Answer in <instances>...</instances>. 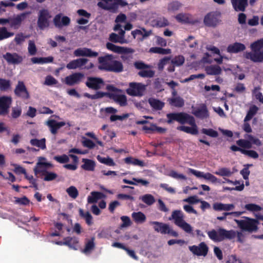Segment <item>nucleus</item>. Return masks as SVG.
Segmentation results:
<instances>
[{"mask_svg":"<svg viewBox=\"0 0 263 263\" xmlns=\"http://www.w3.org/2000/svg\"><path fill=\"white\" fill-rule=\"evenodd\" d=\"M209 237L214 242H221L226 239L232 240L236 236L237 241L240 243L244 242L245 236L242 232L234 230H227L223 228H219L217 230L213 229L207 232Z\"/></svg>","mask_w":263,"mask_h":263,"instance_id":"1","label":"nucleus"},{"mask_svg":"<svg viewBox=\"0 0 263 263\" xmlns=\"http://www.w3.org/2000/svg\"><path fill=\"white\" fill-rule=\"evenodd\" d=\"M113 59L114 57L112 54H107L104 56L99 57L98 59L99 64V69L115 73H120L123 71L124 67L122 63Z\"/></svg>","mask_w":263,"mask_h":263,"instance_id":"2","label":"nucleus"},{"mask_svg":"<svg viewBox=\"0 0 263 263\" xmlns=\"http://www.w3.org/2000/svg\"><path fill=\"white\" fill-rule=\"evenodd\" d=\"M243 218L244 219L234 220L238 227L242 231L248 232L250 233L257 231L258 229V225L259 224L258 220L246 216L243 217Z\"/></svg>","mask_w":263,"mask_h":263,"instance_id":"3","label":"nucleus"},{"mask_svg":"<svg viewBox=\"0 0 263 263\" xmlns=\"http://www.w3.org/2000/svg\"><path fill=\"white\" fill-rule=\"evenodd\" d=\"M106 89L110 91L109 96V99L113 100L120 106H125L127 105L126 96L124 94H119V93L123 92L122 89L118 88L112 85H107Z\"/></svg>","mask_w":263,"mask_h":263,"instance_id":"4","label":"nucleus"},{"mask_svg":"<svg viewBox=\"0 0 263 263\" xmlns=\"http://www.w3.org/2000/svg\"><path fill=\"white\" fill-rule=\"evenodd\" d=\"M245 138L247 139H239L236 141V144L239 146V147L243 149H250L252 147V144H255L258 146L262 145L261 141L252 135L247 134L245 135Z\"/></svg>","mask_w":263,"mask_h":263,"instance_id":"5","label":"nucleus"},{"mask_svg":"<svg viewBox=\"0 0 263 263\" xmlns=\"http://www.w3.org/2000/svg\"><path fill=\"white\" fill-rule=\"evenodd\" d=\"M172 218L175 220V224L183 229L185 232L191 233L193 230L190 224L183 220V215L181 211H175L172 215Z\"/></svg>","mask_w":263,"mask_h":263,"instance_id":"6","label":"nucleus"},{"mask_svg":"<svg viewBox=\"0 0 263 263\" xmlns=\"http://www.w3.org/2000/svg\"><path fill=\"white\" fill-rule=\"evenodd\" d=\"M51 15L47 9H42L38 13L37 25L40 30H44L49 26V19Z\"/></svg>","mask_w":263,"mask_h":263,"instance_id":"7","label":"nucleus"},{"mask_svg":"<svg viewBox=\"0 0 263 263\" xmlns=\"http://www.w3.org/2000/svg\"><path fill=\"white\" fill-rule=\"evenodd\" d=\"M185 123H188L191 127L186 126H180L177 127L179 130L184 132L192 135H196L198 134V127L196 124L194 117L189 115L185 120Z\"/></svg>","mask_w":263,"mask_h":263,"instance_id":"8","label":"nucleus"},{"mask_svg":"<svg viewBox=\"0 0 263 263\" xmlns=\"http://www.w3.org/2000/svg\"><path fill=\"white\" fill-rule=\"evenodd\" d=\"M221 14L217 11H212L206 14L203 19L204 24L209 27H216L220 23Z\"/></svg>","mask_w":263,"mask_h":263,"instance_id":"9","label":"nucleus"},{"mask_svg":"<svg viewBox=\"0 0 263 263\" xmlns=\"http://www.w3.org/2000/svg\"><path fill=\"white\" fill-rule=\"evenodd\" d=\"M145 89V86L141 83L132 82L129 83V87L126 91L131 96H142Z\"/></svg>","mask_w":263,"mask_h":263,"instance_id":"10","label":"nucleus"},{"mask_svg":"<svg viewBox=\"0 0 263 263\" xmlns=\"http://www.w3.org/2000/svg\"><path fill=\"white\" fill-rule=\"evenodd\" d=\"M189 114L185 112H173L166 114V123L168 124H172L174 121H177L181 124L185 123V120Z\"/></svg>","mask_w":263,"mask_h":263,"instance_id":"11","label":"nucleus"},{"mask_svg":"<svg viewBox=\"0 0 263 263\" xmlns=\"http://www.w3.org/2000/svg\"><path fill=\"white\" fill-rule=\"evenodd\" d=\"M14 94L17 97L23 100L30 98L29 93L23 81H19L14 90Z\"/></svg>","mask_w":263,"mask_h":263,"instance_id":"12","label":"nucleus"},{"mask_svg":"<svg viewBox=\"0 0 263 263\" xmlns=\"http://www.w3.org/2000/svg\"><path fill=\"white\" fill-rule=\"evenodd\" d=\"M85 84L89 88L97 90L101 89L104 85V82L101 78L88 77Z\"/></svg>","mask_w":263,"mask_h":263,"instance_id":"13","label":"nucleus"},{"mask_svg":"<svg viewBox=\"0 0 263 263\" xmlns=\"http://www.w3.org/2000/svg\"><path fill=\"white\" fill-rule=\"evenodd\" d=\"M189 250L194 255L205 256L208 254L209 248L204 242H202L198 246L195 245L190 246Z\"/></svg>","mask_w":263,"mask_h":263,"instance_id":"14","label":"nucleus"},{"mask_svg":"<svg viewBox=\"0 0 263 263\" xmlns=\"http://www.w3.org/2000/svg\"><path fill=\"white\" fill-rule=\"evenodd\" d=\"M11 103L12 99L11 97L7 96L0 97V116L8 114Z\"/></svg>","mask_w":263,"mask_h":263,"instance_id":"15","label":"nucleus"},{"mask_svg":"<svg viewBox=\"0 0 263 263\" xmlns=\"http://www.w3.org/2000/svg\"><path fill=\"white\" fill-rule=\"evenodd\" d=\"M192 114L197 118L204 119L209 117V112L205 104H201L200 107L195 108Z\"/></svg>","mask_w":263,"mask_h":263,"instance_id":"16","label":"nucleus"},{"mask_svg":"<svg viewBox=\"0 0 263 263\" xmlns=\"http://www.w3.org/2000/svg\"><path fill=\"white\" fill-rule=\"evenodd\" d=\"M62 14H57L53 20L54 26L58 28H61L63 26H68L70 23V19L67 16L61 17Z\"/></svg>","mask_w":263,"mask_h":263,"instance_id":"17","label":"nucleus"},{"mask_svg":"<svg viewBox=\"0 0 263 263\" xmlns=\"http://www.w3.org/2000/svg\"><path fill=\"white\" fill-rule=\"evenodd\" d=\"M76 57H87L90 58L97 57L99 53L96 51H92L90 48H79L75 50L73 52Z\"/></svg>","mask_w":263,"mask_h":263,"instance_id":"18","label":"nucleus"},{"mask_svg":"<svg viewBox=\"0 0 263 263\" xmlns=\"http://www.w3.org/2000/svg\"><path fill=\"white\" fill-rule=\"evenodd\" d=\"M190 172L198 178H203L207 180H209L212 183H216L218 179L213 174L210 173H204L203 172L198 171L197 170L189 168Z\"/></svg>","mask_w":263,"mask_h":263,"instance_id":"19","label":"nucleus"},{"mask_svg":"<svg viewBox=\"0 0 263 263\" xmlns=\"http://www.w3.org/2000/svg\"><path fill=\"white\" fill-rule=\"evenodd\" d=\"M30 12H25L18 14L16 17L10 18V26L14 29H18L21 25L22 21H23L27 17V16L30 14Z\"/></svg>","mask_w":263,"mask_h":263,"instance_id":"20","label":"nucleus"},{"mask_svg":"<svg viewBox=\"0 0 263 263\" xmlns=\"http://www.w3.org/2000/svg\"><path fill=\"white\" fill-rule=\"evenodd\" d=\"M84 77V74L81 72H75L65 78V83L69 86L79 84Z\"/></svg>","mask_w":263,"mask_h":263,"instance_id":"21","label":"nucleus"},{"mask_svg":"<svg viewBox=\"0 0 263 263\" xmlns=\"http://www.w3.org/2000/svg\"><path fill=\"white\" fill-rule=\"evenodd\" d=\"M4 59L9 64H18L22 62L23 58L16 53L6 52L3 55Z\"/></svg>","mask_w":263,"mask_h":263,"instance_id":"22","label":"nucleus"},{"mask_svg":"<svg viewBox=\"0 0 263 263\" xmlns=\"http://www.w3.org/2000/svg\"><path fill=\"white\" fill-rule=\"evenodd\" d=\"M230 149L233 152H240L241 154L253 159H257L259 157L258 154L256 151L254 150L243 149L235 145H232L231 146Z\"/></svg>","mask_w":263,"mask_h":263,"instance_id":"23","label":"nucleus"},{"mask_svg":"<svg viewBox=\"0 0 263 263\" xmlns=\"http://www.w3.org/2000/svg\"><path fill=\"white\" fill-rule=\"evenodd\" d=\"M244 57L255 63L262 62L263 61V52H246L244 54Z\"/></svg>","mask_w":263,"mask_h":263,"instance_id":"24","label":"nucleus"},{"mask_svg":"<svg viewBox=\"0 0 263 263\" xmlns=\"http://www.w3.org/2000/svg\"><path fill=\"white\" fill-rule=\"evenodd\" d=\"M88 61V60L85 58L73 60L67 64L66 68L68 69H75L85 65Z\"/></svg>","mask_w":263,"mask_h":263,"instance_id":"25","label":"nucleus"},{"mask_svg":"<svg viewBox=\"0 0 263 263\" xmlns=\"http://www.w3.org/2000/svg\"><path fill=\"white\" fill-rule=\"evenodd\" d=\"M245 45L241 43L235 42L228 45L227 51L230 53H237L246 49Z\"/></svg>","mask_w":263,"mask_h":263,"instance_id":"26","label":"nucleus"},{"mask_svg":"<svg viewBox=\"0 0 263 263\" xmlns=\"http://www.w3.org/2000/svg\"><path fill=\"white\" fill-rule=\"evenodd\" d=\"M47 125L49 127L51 133L53 135H55L57 133L58 130L65 125L66 123L65 122H57L52 119L47 121Z\"/></svg>","mask_w":263,"mask_h":263,"instance_id":"27","label":"nucleus"},{"mask_svg":"<svg viewBox=\"0 0 263 263\" xmlns=\"http://www.w3.org/2000/svg\"><path fill=\"white\" fill-rule=\"evenodd\" d=\"M232 6L236 11L243 12L248 6V0H231Z\"/></svg>","mask_w":263,"mask_h":263,"instance_id":"28","label":"nucleus"},{"mask_svg":"<svg viewBox=\"0 0 263 263\" xmlns=\"http://www.w3.org/2000/svg\"><path fill=\"white\" fill-rule=\"evenodd\" d=\"M106 46L108 50L112 51L115 53L122 54L129 52V48L124 47L118 46L111 43H107Z\"/></svg>","mask_w":263,"mask_h":263,"instance_id":"29","label":"nucleus"},{"mask_svg":"<svg viewBox=\"0 0 263 263\" xmlns=\"http://www.w3.org/2000/svg\"><path fill=\"white\" fill-rule=\"evenodd\" d=\"M175 17L179 23L184 24H194L195 23L192 18V15L188 13H180Z\"/></svg>","mask_w":263,"mask_h":263,"instance_id":"30","label":"nucleus"},{"mask_svg":"<svg viewBox=\"0 0 263 263\" xmlns=\"http://www.w3.org/2000/svg\"><path fill=\"white\" fill-rule=\"evenodd\" d=\"M150 224L154 225V229L155 231L160 232L161 234H166L167 230L168 229V225L158 221H151Z\"/></svg>","mask_w":263,"mask_h":263,"instance_id":"31","label":"nucleus"},{"mask_svg":"<svg viewBox=\"0 0 263 263\" xmlns=\"http://www.w3.org/2000/svg\"><path fill=\"white\" fill-rule=\"evenodd\" d=\"M34 172L35 174L37 173H41L42 175L44 176V180L46 181H52L57 178L58 175L56 173L51 172H48L46 170H37L34 169Z\"/></svg>","mask_w":263,"mask_h":263,"instance_id":"32","label":"nucleus"},{"mask_svg":"<svg viewBox=\"0 0 263 263\" xmlns=\"http://www.w3.org/2000/svg\"><path fill=\"white\" fill-rule=\"evenodd\" d=\"M168 101L171 106L176 107H182L184 105V100L180 96L170 98Z\"/></svg>","mask_w":263,"mask_h":263,"instance_id":"33","label":"nucleus"},{"mask_svg":"<svg viewBox=\"0 0 263 263\" xmlns=\"http://www.w3.org/2000/svg\"><path fill=\"white\" fill-rule=\"evenodd\" d=\"M82 162L84 164L81 165V167L83 170L87 171H93L95 170L96 163L93 160L83 158Z\"/></svg>","mask_w":263,"mask_h":263,"instance_id":"34","label":"nucleus"},{"mask_svg":"<svg viewBox=\"0 0 263 263\" xmlns=\"http://www.w3.org/2000/svg\"><path fill=\"white\" fill-rule=\"evenodd\" d=\"M148 102L151 106L156 110H161L164 106L163 102L153 98H149Z\"/></svg>","mask_w":263,"mask_h":263,"instance_id":"35","label":"nucleus"},{"mask_svg":"<svg viewBox=\"0 0 263 263\" xmlns=\"http://www.w3.org/2000/svg\"><path fill=\"white\" fill-rule=\"evenodd\" d=\"M106 197L105 195L102 192H92L91 196H89L87 198L88 203H95L98 200L104 198Z\"/></svg>","mask_w":263,"mask_h":263,"instance_id":"36","label":"nucleus"},{"mask_svg":"<svg viewBox=\"0 0 263 263\" xmlns=\"http://www.w3.org/2000/svg\"><path fill=\"white\" fill-rule=\"evenodd\" d=\"M154 27L162 28L169 25L168 21L164 17H160L152 21Z\"/></svg>","mask_w":263,"mask_h":263,"instance_id":"37","label":"nucleus"},{"mask_svg":"<svg viewBox=\"0 0 263 263\" xmlns=\"http://www.w3.org/2000/svg\"><path fill=\"white\" fill-rule=\"evenodd\" d=\"M66 240L68 245H66L69 248L77 250L78 248L79 239L76 237H66Z\"/></svg>","mask_w":263,"mask_h":263,"instance_id":"38","label":"nucleus"},{"mask_svg":"<svg viewBox=\"0 0 263 263\" xmlns=\"http://www.w3.org/2000/svg\"><path fill=\"white\" fill-rule=\"evenodd\" d=\"M53 59V57L51 56L45 58L33 57L31 58V61L34 64H45L52 63Z\"/></svg>","mask_w":263,"mask_h":263,"instance_id":"39","label":"nucleus"},{"mask_svg":"<svg viewBox=\"0 0 263 263\" xmlns=\"http://www.w3.org/2000/svg\"><path fill=\"white\" fill-rule=\"evenodd\" d=\"M95 238L92 237L90 239L88 240L85 243V248L82 252L87 254L90 253L95 247Z\"/></svg>","mask_w":263,"mask_h":263,"instance_id":"40","label":"nucleus"},{"mask_svg":"<svg viewBox=\"0 0 263 263\" xmlns=\"http://www.w3.org/2000/svg\"><path fill=\"white\" fill-rule=\"evenodd\" d=\"M151 34L152 30H146L144 28H142L141 30L136 29L132 31V34L134 39L136 38L137 35H141L143 38H145L149 36Z\"/></svg>","mask_w":263,"mask_h":263,"instance_id":"41","label":"nucleus"},{"mask_svg":"<svg viewBox=\"0 0 263 263\" xmlns=\"http://www.w3.org/2000/svg\"><path fill=\"white\" fill-rule=\"evenodd\" d=\"M258 110V107L255 105L250 106L248 111L247 112V115L245 118L244 122H248L251 120L252 118L256 114Z\"/></svg>","mask_w":263,"mask_h":263,"instance_id":"42","label":"nucleus"},{"mask_svg":"<svg viewBox=\"0 0 263 263\" xmlns=\"http://www.w3.org/2000/svg\"><path fill=\"white\" fill-rule=\"evenodd\" d=\"M132 217L135 222L137 223H142L146 220L145 215L141 212H133Z\"/></svg>","mask_w":263,"mask_h":263,"instance_id":"43","label":"nucleus"},{"mask_svg":"<svg viewBox=\"0 0 263 263\" xmlns=\"http://www.w3.org/2000/svg\"><path fill=\"white\" fill-rule=\"evenodd\" d=\"M79 211L80 216L85 219L86 223L88 226L91 225L92 224V217L90 213L88 211L84 212L81 209H80Z\"/></svg>","mask_w":263,"mask_h":263,"instance_id":"44","label":"nucleus"},{"mask_svg":"<svg viewBox=\"0 0 263 263\" xmlns=\"http://www.w3.org/2000/svg\"><path fill=\"white\" fill-rule=\"evenodd\" d=\"M206 73L210 75H218L221 72V69L218 65H211L206 68Z\"/></svg>","mask_w":263,"mask_h":263,"instance_id":"45","label":"nucleus"},{"mask_svg":"<svg viewBox=\"0 0 263 263\" xmlns=\"http://www.w3.org/2000/svg\"><path fill=\"white\" fill-rule=\"evenodd\" d=\"M124 162L127 164H132L140 166H144L145 165L144 162L143 161L130 157L125 158L124 159Z\"/></svg>","mask_w":263,"mask_h":263,"instance_id":"46","label":"nucleus"},{"mask_svg":"<svg viewBox=\"0 0 263 263\" xmlns=\"http://www.w3.org/2000/svg\"><path fill=\"white\" fill-rule=\"evenodd\" d=\"M30 144L33 146H36L42 149L46 148V140L45 138H43L41 140L37 139H32L30 140Z\"/></svg>","mask_w":263,"mask_h":263,"instance_id":"47","label":"nucleus"},{"mask_svg":"<svg viewBox=\"0 0 263 263\" xmlns=\"http://www.w3.org/2000/svg\"><path fill=\"white\" fill-rule=\"evenodd\" d=\"M97 159L100 163L106 164L108 166H113L116 165L113 159L109 157L105 158L102 157L100 155H98Z\"/></svg>","mask_w":263,"mask_h":263,"instance_id":"48","label":"nucleus"},{"mask_svg":"<svg viewBox=\"0 0 263 263\" xmlns=\"http://www.w3.org/2000/svg\"><path fill=\"white\" fill-rule=\"evenodd\" d=\"M149 52L161 54H167L171 53V50L170 49H164L161 47H154L149 49Z\"/></svg>","mask_w":263,"mask_h":263,"instance_id":"49","label":"nucleus"},{"mask_svg":"<svg viewBox=\"0 0 263 263\" xmlns=\"http://www.w3.org/2000/svg\"><path fill=\"white\" fill-rule=\"evenodd\" d=\"M13 35L14 33L9 32L6 27H0V41L8 39Z\"/></svg>","mask_w":263,"mask_h":263,"instance_id":"50","label":"nucleus"},{"mask_svg":"<svg viewBox=\"0 0 263 263\" xmlns=\"http://www.w3.org/2000/svg\"><path fill=\"white\" fill-rule=\"evenodd\" d=\"M11 83L9 80L0 78V90L6 91L11 87Z\"/></svg>","mask_w":263,"mask_h":263,"instance_id":"51","label":"nucleus"},{"mask_svg":"<svg viewBox=\"0 0 263 263\" xmlns=\"http://www.w3.org/2000/svg\"><path fill=\"white\" fill-rule=\"evenodd\" d=\"M263 48V39L255 41L251 44V48L253 51L263 52L260 49Z\"/></svg>","mask_w":263,"mask_h":263,"instance_id":"52","label":"nucleus"},{"mask_svg":"<svg viewBox=\"0 0 263 263\" xmlns=\"http://www.w3.org/2000/svg\"><path fill=\"white\" fill-rule=\"evenodd\" d=\"M185 62V58L182 55L175 56L171 60L172 64L175 66H181Z\"/></svg>","mask_w":263,"mask_h":263,"instance_id":"53","label":"nucleus"},{"mask_svg":"<svg viewBox=\"0 0 263 263\" xmlns=\"http://www.w3.org/2000/svg\"><path fill=\"white\" fill-rule=\"evenodd\" d=\"M142 201L148 205H151L155 202L154 197L151 194H145L142 196Z\"/></svg>","mask_w":263,"mask_h":263,"instance_id":"54","label":"nucleus"},{"mask_svg":"<svg viewBox=\"0 0 263 263\" xmlns=\"http://www.w3.org/2000/svg\"><path fill=\"white\" fill-rule=\"evenodd\" d=\"M214 174L220 176L229 177L232 174V172L228 168L222 167L219 168L218 171L214 172Z\"/></svg>","mask_w":263,"mask_h":263,"instance_id":"55","label":"nucleus"},{"mask_svg":"<svg viewBox=\"0 0 263 263\" xmlns=\"http://www.w3.org/2000/svg\"><path fill=\"white\" fill-rule=\"evenodd\" d=\"M68 195L72 198L76 199L79 195V192L77 189L74 186H70L66 189Z\"/></svg>","mask_w":263,"mask_h":263,"instance_id":"56","label":"nucleus"},{"mask_svg":"<svg viewBox=\"0 0 263 263\" xmlns=\"http://www.w3.org/2000/svg\"><path fill=\"white\" fill-rule=\"evenodd\" d=\"M109 40L110 41L113 43H119L121 44H123L126 42V41H123V38L119 36V35L115 33H111L109 35Z\"/></svg>","mask_w":263,"mask_h":263,"instance_id":"57","label":"nucleus"},{"mask_svg":"<svg viewBox=\"0 0 263 263\" xmlns=\"http://www.w3.org/2000/svg\"><path fill=\"white\" fill-rule=\"evenodd\" d=\"M201 133L212 138H216L218 136V132L212 128H202Z\"/></svg>","mask_w":263,"mask_h":263,"instance_id":"58","label":"nucleus"},{"mask_svg":"<svg viewBox=\"0 0 263 263\" xmlns=\"http://www.w3.org/2000/svg\"><path fill=\"white\" fill-rule=\"evenodd\" d=\"M181 6L182 4L178 1L173 2L168 4L167 10L169 11H176L178 10Z\"/></svg>","mask_w":263,"mask_h":263,"instance_id":"59","label":"nucleus"},{"mask_svg":"<svg viewBox=\"0 0 263 263\" xmlns=\"http://www.w3.org/2000/svg\"><path fill=\"white\" fill-rule=\"evenodd\" d=\"M138 75L142 78H152L155 75V72L152 70H142L138 72Z\"/></svg>","mask_w":263,"mask_h":263,"instance_id":"60","label":"nucleus"},{"mask_svg":"<svg viewBox=\"0 0 263 263\" xmlns=\"http://www.w3.org/2000/svg\"><path fill=\"white\" fill-rule=\"evenodd\" d=\"M245 208L247 210L251 212H257L262 210V208L260 206L254 203L247 204L245 205Z\"/></svg>","mask_w":263,"mask_h":263,"instance_id":"61","label":"nucleus"},{"mask_svg":"<svg viewBox=\"0 0 263 263\" xmlns=\"http://www.w3.org/2000/svg\"><path fill=\"white\" fill-rule=\"evenodd\" d=\"M15 203L20 205H27L30 203V200L26 196L21 198L15 197Z\"/></svg>","mask_w":263,"mask_h":263,"instance_id":"62","label":"nucleus"},{"mask_svg":"<svg viewBox=\"0 0 263 263\" xmlns=\"http://www.w3.org/2000/svg\"><path fill=\"white\" fill-rule=\"evenodd\" d=\"M260 89V87H255L253 90V94L255 96V97L257 100L261 103H263V95L262 93L259 91Z\"/></svg>","mask_w":263,"mask_h":263,"instance_id":"63","label":"nucleus"},{"mask_svg":"<svg viewBox=\"0 0 263 263\" xmlns=\"http://www.w3.org/2000/svg\"><path fill=\"white\" fill-rule=\"evenodd\" d=\"M28 50L29 53L31 55H34L36 54L37 51V49L35 43L33 41L30 40L29 41Z\"/></svg>","mask_w":263,"mask_h":263,"instance_id":"64","label":"nucleus"}]
</instances>
